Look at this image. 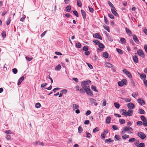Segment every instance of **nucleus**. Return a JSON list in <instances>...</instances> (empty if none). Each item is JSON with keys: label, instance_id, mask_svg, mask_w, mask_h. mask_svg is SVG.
I'll use <instances>...</instances> for the list:
<instances>
[{"label": "nucleus", "instance_id": "nucleus-33", "mask_svg": "<svg viewBox=\"0 0 147 147\" xmlns=\"http://www.w3.org/2000/svg\"><path fill=\"white\" fill-rule=\"evenodd\" d=\"M129 138V136L128 135H124L123 136H122V138L123 139V140H125L126 138Z\"/></svg>", "mask_w": 147, "mask_h": 147}, {"label": "nucleus", "instance_id": "nucleus-9", "mask_svg": "<svg viewBox=\"0 0 147 147\" xmlns=\"http://www.w3.org/2000/svg\"><path fill=\"white\" fill-rule=\"evenodd\" d=\"M138 136L142 139H144L146 137V136L143 133L140 132L138 133Z\"/></svg>", "mask_w": 147, "mask_h": 147}, {"label": "nucleus", "instance_id": "nucleus-30", "mask_svg": "<svg viewBox=\"0 0 147 147\" xmlns=\"http://www.w3.org/2000/svg\"><path fill=\"white\" fill-rule=\"evenodd\" d=\"M80 92L81 93H84L85 91V88L82 87L79 90Z\"/></svg>", "mask_w": 147, "mask_h": 147}, {"label": "nucleus", "instance_id": "nucleus-19", "mask_svg": "<svg viewBox=\"0 0 147 147\" xmlns=\"http://www.w3.org/2000/svg\"><path fill=\"white\" fill-rule=\"evenodd\" d=\"M81 11L83 18L84 19H85L86 18V14L85 11L82 9H81Z\"/></svg>", "mask_w": 147, "mask_h": 147}, {"label": "nucleus", "instance_id": "nucleus-23", "mask_svg": "<svg viewBox=\"0 0 147 147\" xmlns=\"http://www.w3.org/2000/svg\"><path fill=\"white\" fill-rule=\"evenodd\" d=\"M105 34H106V36H107V38H108V40L110 41H112L113 40V39L110 36L109 34H108L106 32V33Z\"/></svg>", "mask_w": 147, "mask_h": 147}, {"label": "nucleus", "instance_id": "nucleus-41", "mask_svg": "<svg viewBox=\"0 0 147 147\" xmlns=\"http://www.w3.org/2000/svg\"><path fill=\"white\" fill-rule=\"evenodd\" d=\"M119 121L121 124H124L125 122V120L123 119H119Z\"/></svg>", "mask_w": 147, "mask_h": 147}, {"label": "nucleus", "instance_id": "nucleus-38", "mask_svg": "<svg viewBox=\"0 0 147 147\" xmlns=\"http://www.w3.org/2000/svg\"><path fill=\"white\" fill-rule=\"evenodd\" d=\"M140 77L141 79L145 78H146V76L145 74H140Z\"/></svg>", "mask_w": 147, "mask_h": 147}, {"label": "nucleus", "instance_id": "nucleus-43", "mask_svg": "<svg viewBox=\"0 0 147 147\" xmlns=\"http://www.w3.org/2000/svg\"><path fill=\"white\" fill-rule=\"evenodd\" d=\"M93 42L95 43L96 45H98L100 42L98 40H93Z\"/></svg>", "mask_w": 147, "mask_h": 147}, {"label": "nucleus", "instance_id": "nucleus-29", "mask_svg": "<svg viewBox=\"0 0 147 147\" xmlns=\"http://www.w3.org/2000/svg\"><path fill=\"white\" fill-rule=\"evenodd\" d=\"M105 143H108V142H113V140H111V138H109L107 139H106L105 140Z\"/></svg>", "mask_w": 147, "mask_h": 147}, {"label": "nucleus", "instance_id": "nucleus-54", "mask_svg": "<svg viewBox=\"0 0 147 147\" xmlns=\"http://www.w3.org/2000/svg\"><path fill=\"white\" fill-rule=\"evenodd\" d=\"M18 71V70L16 68H13L12 69V72L15 74H16Z\"/></svg>", "mask_w": 147, "mask_h": 147}, {"label": "nucleus", "instance_id": "nucleus-47", "mask_svg": "<svg viewBox=\"0 0 147 147\" xmlns=\"http://www.w3.org/2000/svg\"><path fill=\"white\" fill-rule=\"evenodd\" d=\"M104 28L108 32H109V28L108 26L106 25L104 26Z\"/></svg>", "mask_w": 147, "mask_h": 147}, {"label": "nucleus", "instance_id": "nucleus-58", "mask_svg": "<svg viewBox=\"0 0 147 147\" xmlns=\"http://www.w3.org/2000/svg\"><path fill=\"white\" fill-rule=\"evenodd\" d=\"M11 136L9 135H7L6 136V138L8 140H10L11 139Z\"/></svg>", "mask_w": 147, "mask_h": 147}, {"label": "nucleus", "instance_id": "nucleus-61", "mask_svg": "<svg viewBox=\"0 0 147 147\" xmlns=\"http://www.w3.org/2000/svg\"><path fill=\"white\" fill-rule=\"evenodd\" d=\"M112 127L114 130H117L118 129L117 127L115 125H113Z\"/></svg>", "mask_w": 147, "mask_h": 147}, {"label": "nucleus", "instance_id": "nucleus-1", "mask_svg": "<svg viewBox=\"0 0 147 147\" xmlns=\"http://www.w3.org/2000/svg\"><path fill=\"white\" fill-rule=\"evenodd\" d=\"M91 81L89 80L84 81L82 82L81 85L83 87L87 88L88 87H89V86L91 83Z\"/></svg>", "mask_w": 147, "mask_h": 147}, {"label": "nucleus", "instance_id": "nucleus-16", "mask_svg": "<svg viewBox=\"0 0 147 147\" xmlns=\"http://www.w3.org/2000/svg\"><path fill=\"white\" fill-rule=\"evenodd\" d=\"M71 107H72L73 110H75L79 108V105L76 104H72Z\"/></svg>", "mask_w": 147, "mask_h": 147}, {"label": "nucleus", "instance_id": "nucleus-34", "mask_svg": "<svg viewBox=\"0 0 147 147\" xmlns=\"http://www.w3.org/2000/svg\"><path fill=\"white\" fill-rule=\"evenodd\" d=\"M114 105L115 107L117 109H118L119 108V107H120V105H119V104L117 102H115L114 103Z\"/></svg>", "mask_w": 147, "mask_h": 147}, {"label": "nucleus", "instance_id": "nucleus-36", "mask_svg": "<svg viewBox=\"0 0 147 147\" xmlns=\"http://www.w3.org/2000/svg\"><path fill=\"white\" fill-rule=\"evenodd\" d=\"M78 132L79 133H81L83 131V129L82 127L81 126H79L78 128Z\"/></svg>", "mask_w": 147, "mask_h": 147}, {"label": "nucleus", "instance_id": "nucleus-7", "mask_svg": "<svg viewBox=\"0 0 147 147\" xmlns=\"http://www.w3.org/2000/svg\"><path fill=\"white\" fill-rule=\"evenodd\" d=\"M137 53L139 55L142 57V58H144L145 57L144 54L142 49H140L138 50L137 51Z\"/></svg>", "mask_w": 147, "mask_h": 147}, {"label": "nucleus", "instance_id": "nucleus-64", "mask_svg": "<svg viewBox=\"0 0 147 147\" xmlns=\"http://www.w3.org/2000/svg\"><path fill=\"white\" fill-rule=\"evenodd\" d=\"M143 32L146 35H147V30L146 27L144 28Z\"/></svg>", "mask_w": 147, "mask_h": 147}, {"label": "nucleus", "instance_id": "nucleus-10", "mask_svg": "<svg viewBox=\"0 0 147 147\" xmlns=\"http://www.w3.org/2000/svg\"><path fill=\"white\" fill-rule=\"evenodd\" d=\"M123 73L127 75L128 77L131 78H132V76L131 73L128 71L126 69H124L123 70Z\"/></svg>", "mask_w": 147, "mask_h": 147}, {"label": "nucleus", "instance_id": "nucleus-25", "mask_svg": "<svg viewBox=\"0 0 147 147\" xmlns=\"http://www.w3.org/2000/svg\"><path fill=\"white\" fill-rule=\"evenodd\" d=\"M71 7L70 5H68L65 8V10L67 12H69L70 11Z\"/></svg>", "mask_w": 147, "mask_h": 147}, {"label": "nucleus", "instance_id": "nucleus-39", "mask_svg": "<svg viewBox=\"0 0 147 147\" xmlns=\"http://www.w3.org/2000/svg\"><path fill=\"white\" fill-rule=\"evenodd\" d=\"M136 139L135 138H131L129 139L128 141L129 142L131 143L134 142L135 141H136Z\"/></svg>", "mask_w": 147, "mask_h": 147}, {"label": "nucleus", "instance_id": "nucleus-52", "mask_svg": "<svg viewBox=\"0 0 147 147\" xmlns=\"http://www.w3.org/2000/svg\"><path fill=\"white\" fill-rule=\"evenodd\" d=\"M120 41L123 43H125V40L124 38H121L120 39Z\"/></svg>", "mask_w": 147, "mask_h": 147}, {"label": "nucleus", "instance_id": "nucleus-44", "mask_svg": "<svg viewBox=\"0 0 147 147\" xmlns=\"http://www.w3.org/2000/svg\"><path fill=\"white\" fill-rule=\"evenodd\" d=\"M91 88L95 92L98 91L96 90V87L95 86L92 85L91 86Z\"/></svg>", "mask_w": 147, "mask_h": 147}, {"label": "nucleus", "instance_id": "nucleus-57", "mask_svg": "<svg viewBox=\"0 0 147 147\" xmlns=\"http://www.w3.org/2000/svg\"><path fill=\"white\" fill-rule=\"evenodd\" d=\"M136 123L138 125H140L143 124V123L141 121H138Z\"/></svg>", "mask_w": 147, "mask_h": 147}, {"label": "nucleus", "instance_id": "nucleus-4", "mask_svg": "<svg viewBox=\"0 0 147 147\" xmlns=\"http://www.w3.org/2000/svg\"><path fill=\"white\" fill-rule=\"evenodd\" d=\"M99 48L97 49L98 52H101L102 51L105 47L104 45L102 43H100L98 45Z\"/></svg>", "mask_w": 147, "mask_h": 147}, {"label": "nucleus", "instance_id": "nucleus-11", "mask_svg": "<svg viewBox=\"0 0 147 147\" xmlns=\"http://www.w3.org/2000/svg\"><path fill=\"white\" fill-rule=\"evenodd\" d=\"M123 73L127 75L128 77L131 78H132V76L131 73L128 71L126 69H124L123 70Z\"/></svg>", "mask_w": 147, "mask_h": 147}, {"label": "nucleus", "instance_id": "nucleus-59", "mask_svg": "<svg viewBox=\"0 0 147 147\" xmlns=\"http://www.w3.org/2000/svg\"><path fill=\"white\" fill-rule=\"evenodd\" d=\"M26 60L28 61H31L32 59V58H30L28 56H26Z\"/></svg>", "mask_w": 147, "mask_h": 147}, {"label": "nucleus", "instance_id": "nucleus-55", "mask_svg": "<svg viewBox=\"0 0 147 147\" xmlns=\"http://www.w3.org/2000/svg\"><path fill=\"white\" fill-rule=\"evenodd\" d=\"M104 20L105 23L107 24H109V22L107 20V19L106 18V17L104 16Z\"/></svg>", "mask_w": 147, "mask_h": 147}, {"label": "nucleus", "instance_id": "nucleus-3", "mask_svg": "<svg viewBox=\"0 0 147 147\" xmlns=\"http://www.w3.org/2000/svg\"><path fill=\"white\" fill-rule=\"evenodd\" d=\"M133 111L132 110L129 109L128 111L124 112L122 113V114L125 116H131L133 115Z\"/></svg>", "mask_w": 147, "mask_h": 147}, {"label": "nucleus", "instance_id": "nucleus-22", "mask_svg": "<svg viewBox=\"0 0 147 147\" xmlns=\"http://www.w3.org/2000/svg\"><path fill=\"white\" fill-rule=\"evenodd\" d=\"M133 59L135 63H138V59L136 56L134 55L133 56Z\"/></svg>", "mask_w": 147, "mask_h": 147}, {"label": "nucleus", "instance_id": "nucleus-45", "mask_svg": "<svg viewBox=\"0 0 147 147\" xmlns=\"http://www.w3.org/2000/svg\"><path fill=\"white\" fill-rule=\"evenodd\" d=\"M83 50L85 51H87L88 50V48L87 46H84L83 48Z\"/></svg>", "mask_w": 147, "mask_h": 147}, {"label": "nucleus", "instance_id": "nucleus-62", "mask_svg": "<svg viewBox=\"0 0 147 147\" xmlns=\"http://www.w3.org/2000/svg\"><path fill=\"white\" fill-rule=\"evenodd\" d=\"M61 92H62L63 93V94H65L67 92V90H66V89H64L62 90L61 91Z\"/></svg>", "mask_w": 147, "mask_h": 147}, {"label": "nucleus", "instance_id": "nucleus-18", "mask_svg": "<svg viewBox=\"0 0 147 147\" xmlns=\"http://www.w3.org/2000/svg\"><path fill=\"white\" fill-rule=\"evenodd\" d=\"M24 76H22L19 79L18 81V85H19L22 82L23 80L24 79Z\"/></svg>", "mask_w": 147, "mask_h": 147}, {"label": "nucleus", "instance_id": "nucleus-63", "mask_svg": "<svg viewBox=\"0 0 147 147\" xmlns=\"http://www.w3.org/2000/svg\"><path fill=\"white\" fill-rule=\"evenodd\" d=\"M143 81L145 86L146 87H147V80L145 79H144L143 80Z\"/></svg>", "mask_w": 147, "mask_h": 147}, {"label": "nucleus", "instance_id": "nucleus-17", "mask_svg": "<svg viewBox=\"0 0 147 147\" xmlns=\"http://www.w3.org/2000/svg\"><path fill=\"white\" fill-rule=\"evenodd\" d=\"M133 38L134 40L136 43H138L139 42V40L136 35H134L133 36Z\"/></svg>", "mask_w": 147, "mask_h": 147}, {"label": "nucleus", "instance_id": "nucleus-13", "mask_svg": "<svg viewBox=\"0 0 147 147\" xmlns=\"http://www.w3.org/2000/svg\"><path fill=\"white\" fill-rule=\"evenodd\" d=\"M127 107L129 109H133L135 107V106L134 104L131 102H130L127 104Z\"/></svg>", "mask_w": 147, "mask_h": 147}, {"label": "nucleus", "instance_id": "nucleus-8", "mask_svg": "<svg viewBox=\"0 0 147 147\" xmlns=\"http://www.w3.org/2000/svg\"><path fill=\"white\" fill-rule=\"evenodd\" d=\"M140 118L144 122L143 124L145 126H147V119L146 117L143 115L141 116Z\"/></svg>", "mask_w": 147, "mask_h": 147}, {"label": "nucleus", "instance_id": "nucleus-35", "mask_svg": "<svg viewBox=\"0 0 147 147\" xmlns=\"http://www.w3.org/2000/svg\"><path fill=\"white\" fill-rule=\"evenodd\" d=\"M76 46L78 48H80L81 47V45L79 42H77L76 44Z\"/></svg>", "mask_w": 147, "mask_h": 147}, {"label": "nucleus", "instance_id": "nucleus-14", "mask_svg": "<svg viewBox=\"0 0 147 147\" xmlns=\"http://www.w3.org/2000/svg\"><path fill=\"white\" fill-rule=\"evenodd\" d=\"M138 102L141 105H143L145 104V102L141 98H140L137 100Z\"/></svg>", "mask_w": 147, "mask_h": 147}, {"label": "nucleus", "instance_id": "nucleus-49", "mask_svg": "<svg viewBox=\"0 0 147 147\" xmlns=\"http://www.w3.org/2000/svg\"><path fill=\"white\" fill-rule=\"evenodd\" d=\"M139 113L141 114H144L145 113L144 111L142 109H139Z\"/></svg>", "mask_w": 147, "mask_h": 147}, {"label": "nucleus", "instance_id": "nucleus-21", "mask_svg": "<svg viewBox=\"0 0 147 147\" xmlns=\"http://www.w3.org/2000/svg\"><path fill=\"white\" fill-rule=\"evenodd\" d=\"M115 8H112L111 9V11L112 13L115 16H118V14L115 11Z\"/></svg>", "mask_w": 147, "mask_h": 147}, {"label": "nucleus", "instance_id": "nucleus-31", "mask_svg": "<svg viewBox=\"0 0 147 147\" xmlns=\"http://www.w3.org/2000/svg\"><path fill=\"white\" fill-rule=\"evenodd\" d=\"M77 5L79 7H81L82 6V3L80 0H77Z\"/></svg>", "mask_w": 147, "mask_h": 147}, {"label": "nucleus", "instance_id": "nucleus-40", "mask_svg": "<svg viewBox=\"0 0 147 147\" xmlns=\"http://www.w3.org/2000/svg\"><path fill=\"white\" fill-rule=\"evenodd\" d=\"M106 67L109 68H111L113 67V65L111 63H107V65H106Z\"/></svg>", "mask_w": 147, "mask_h": 147}, {"label": "nucleus", "instance_id": "nucleus-27", "mask_svg": "<svg viewBox=\"0 0 147 147\" xmlns=\"http://www.w3.org/2000/svg\"><path fill=\"white\" fill-rule=\"evenodd\" d=\"M111 117H108L106 119V122L108 123L109 124L110 123L111 120Z\"/></svg>", "mask_w": 147, "mask_h": 147}, {"label": "nucleus", "instance_id": "nucleus-26", "mask_svg": "<svg viewBox=\"0 0 147 147\" xmlns=\"http://www.w3.org/2000/svg\"><path fill=\"white\" fill-rule=\"evenodd\" d=\"M61 68V67L60 64L58 65L55 68V70L56 71H59Z\"/></svg>", "mask_w": 147, "mask_h": 147}, {"label": "nucleus", "instance_id": "nucleus-46", "mask_svg": "<svg viewBox=\"0 0 147 147\" xmlns=\"http://www.w3.org/2000/svg\"><path fill=\"white\" fill-rule=\"evenodd\" d=\"M117 51L120 54H123L122 51L119 49H116Z\"/></svg>", "mask_w": 147, "mask_h": 147}, {"label": "nucleus", "instance_id": "nucleus-53", "mask_svg": "<svg viewBox=\"0 0 147 147\" xmlns=\"http://www.w3.org/2000/svg\"><path fill=\"white\" fill-rule=\"evenodd\" d=\"M73 13L77 17H78L79 15L78 12L74 10L73 11Z\"/></svg>", "mask_w": 147, "mask_h": 147}, {"label": "nucleus", "instance_id": "nucleus-48", "mask_svg": "<svg viewBox=\"0 0 147 147\" xmlns=\"http://www.w3.org/2000/svg\"><path fill=\"white\" fill-rule=\"evenodd\" d=\"M86 137L87 138H90L92 137V135L88 133L87 132H86Z\"/></svg>", "mask_w": 147, "mask_h": 147}, {"label": "nucleus", "instance_id": "nucleus-37", "mask_svg": "<svg viewBox=\"0 0 147 147\" xmlns=\"http://www.w3.org/2000/svg\"><path fill=\"white\" fill-rule=\"evenodd\" d=\"M99 131V129H98V128L97 127H96L93 129V132L94 133H95L97 132L98 131Z\"/></svg>", "mask_w": 147, "mask_h": 147}, {"label": "nucleus", "instance_id": "nucleus-24", "mask_svg": "<svg viewBox=\"0 0 147 147\" xmlns=\"http://www.w3.org/2000/svg\"><path fill=\"white\" fill-rule=\"evenodd\" d=\"M103 57L106 58H107L108 57V54L106 52H104L102 54Z\"/></svg>", "mask_w": 147, "mask_h": 147}, {"label": "nucleus", "instance_id": "nucleus-28", "mask_svg": "<svg viewBox=\"0 0 147 147\" xmlns=\"http://www.w3.org/2000/svg\"><path fill=\"white\" fill-rule=\"evenodd\" d=\"M114 138L117 140H120L121 139L120 138L119 136V135H116L115 136Z\"/></svg>", "mask_w": 147, "mask_h": 147}, {"label": "nucleus", "instance_id": "nucleus-32", "mask_svg": "<svg viewBox=\"0 0 147 147\" xmlns=\"http://www.w3.org/2000/svg\"><path fill=\"white\" fill-rule=\"evenodd\" d=\"M132 96L134 98H136V97L138 96V93H137L135 92H134L131 94Z\"/></svg>", "mask_w": 147, "mask_h": 147}, {"label": "nucleus", "instance_id": "nucleus-51", "mask_svg": "<svg viewBox=\"0 0 147 147\" xmlns=\"http://www.w3.org/2000/svg\"><path fill=\"white\" fill-rule=\"evenodd\" d=\"M108 3L109 5V6H110L112 8H115L114 7L111 2L110 1H109Z\"/></svg>", "mask_w": 147, "mask_h": 147}, {"label": "nucleus", "instance_id": "nucleus-60", "mask_svg": "<svg viewBox=\"0 0 147 147\" xmlns=\"http://www.w3.org/2000/svg\"><path fill=\"white\" fill-rule=\"evenodd\" d=\"M108 16L110 18L113 19L114 18L113 16L111 13H108Z\"/></svg>", "mask_w": 147, "mask_h": 147}, {"label": "nucleus", "instance_id": "nucleus-50", "mask_svg": "<svg viewBox=\"0 0 147 147\" xmlns=\"http://www.w3.org/2000/svg\"><path fill=\"white\" fill-rule=\"evenodd\" d=\"M138 147H145V145L144 143L142 142L140 143L139 145H138Z\"/></svg>", "mask_w": 147, "mask_h": 147}, {"label": "nucleus", "instance_id": "nucleus-2", "mask_svg": "<svg viewBox=\"0 0 147 147\" xmlns=\"http://www.w3.org/2000/svg\"><path fill=\"white\" fill-rule=\"evenodd\" d=\"M129 131H133L132 128L129 126H126L123 127V130L121 131V134H123Z\"/></svg>", "mask_w": 147, "mask_h": 147}, {"label": "nucleus", "instance_id": "nucleus-15", "mask_svg": "<svg viewBox=\"0 0 147 147\" xmlns=\"http://www.w3.org/2000/svg\"><path fill=\"white\" fill-rule=\"evenodd\" d=\"M90 101L91 102L92 104H94V105L95 106H96L97 105V104L96 102V100L92 98H90L89 99Z\"/></svg>", "mask_w": 147, "mask_h": 147}, {"label": "nucleus", "instance_id": "nucleus-42", "mask_svg": "<svg viewBox=\"0 0 147 147\" xmlns=\"http://www.w3.org/2000/svg\"><path fill=\"white\" fill-rule=\"evenodd\" d=\"M41 105L40 103L39 102H37L36 104L35 105V107L36 108H40Z\"/></svg>", "mask_w": 147, "mask_h": 147}, {"label": "nucleus", "instance_id": "nucleus-6", "mask_svg": "<svg viewBox=\"0 0 147 147\" xmlns=\"http://www.w3.org/2000/svg\"><path fill=\"white\" fill-rule=\"evenodd\" d=\"M127 80L125 79H123L121 81L118 82V85L119 86H122L124 85H126Z\"/></svg>", "mask_w": 147, "mask_h": 147}, {"label": "nucleus", "instance_id": "nucleus-12", "mask_svg": "<svg viewBox=\"0 0 147 147\" xmlns=\"http://www.w3.org/2000/svg\"><path fill=\"white\" fill-rule=\"evenodd\" d=\"M93 36L94 38H98L100 40H102V38L98 33H96L93 34Z\"/></svg>", "mask_w": 147, "mask_h": 147}, {"label": "nucleus", "instance_id": "nucleus-56", "mask_svg": "<svg viewBox=\"0 0 147 147\" xmlns=\"http://www.w3.org/2000/svg\"><path fill=\"white\" fill-rule=\"evenodd\" d=\"M124 100L126 102H129L131 101V99L128 98H126L124 99Z\"/></svg>", "mask_w": 147, "mask_h": 147}, {"label": "nucleus", "instance_id": "nucleus-5", "mask_svg": "<svg viewBox=\"0 0 147 147\" xmlns=\"http://www.w3.org/2000/svg\"><path fill=\"white\" fill-rule=\"evenodd\" d=\"M85 92L88 95L90 96H92L93 95L92 92L91 90L90 87H88V88H85Z\"/></svg>", "mask_w": 147, "mask_h": 147}, {"label": "nucleus", "instance_id": "nucleus-20", "mask_svg": "<svg viewBox=\"0 0 147 147\" xmlns=\"http://www.w3.org/2000/svg\"><path fill=\"white\" fill-rule=\"evenodd\" d=\"M125 30L129 36H131L132 34V33L131 30L128 28H126Z\"/></svg>", "mask_w": 147, "mask_h": 147}]
</instances>
